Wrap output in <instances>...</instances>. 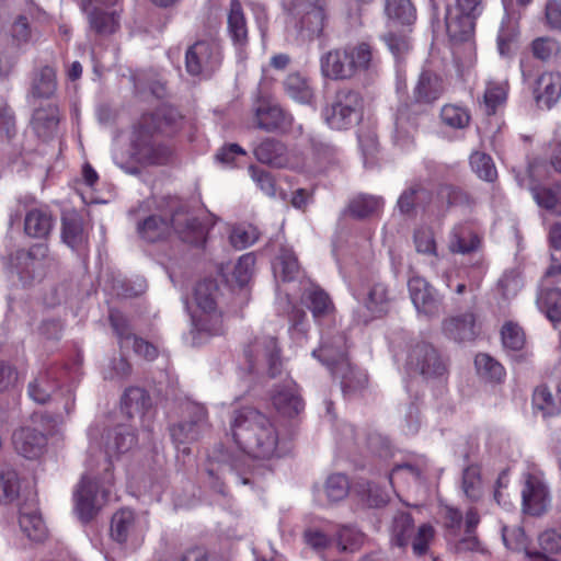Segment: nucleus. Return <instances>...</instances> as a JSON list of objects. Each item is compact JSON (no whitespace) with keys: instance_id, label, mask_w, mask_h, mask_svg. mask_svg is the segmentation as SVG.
Wrapping results in <instances>:
<instances>
[{"instance_id":"nucleus-1","label":"nucleus","mask_w":561,"mask_h":561,"mask_svg":"<svg viewBox=\"0 0 561 561\" xmlns=\"http://www.w3.org/2000/svg\"><path fill=\"white\" fill-rule=\"evenodd\" d=\"M229 424L234 443L250 457L264 460L280 457L278 428L257 409H234Z\"/></svg>"},{"instance_id":"nucleus-2","label":"nucleus","mask_w":561,"mask_h":561,"mask_svg":"<svg viewBox=\"0 0 561 561\" xmlns=\"http://www.w3.org/2000/svg\"><path fill=\"white\" fill-rule=\"evenodd\" d=\"M445 82L436 72L424 69L413 87L410 101L400 104L394 116V142L404 148L413 144L420 122L428 107L445 92Z\"/></svg>"},{"instance_id":"nucleus-3","label":"nucleus","mask_w":561,"mask_h":561,"mask_svg":"<svg viewBox=\"0 0 561 561\" xmlns=\"http://www.w3.org/2000/svg\"><path fill=\"white\" fill-rule=\"evenodd\" d=\"M174 122L175 114L164 108L142 114L133 127L131 158L141 165L165 164L171 157V149L156 136L164 133Z\"/></svg>"},{"instance_id":"nucleus-4","label":"nucleus","mask_w":561,"mask_h":561,"mask_svg":"<svg viewBox=\"0 0 561 561\" xmlns=\"http://www.w3.org/2000/svg\"><path fill=\"white\" fill-rule=\"evenodd\" d=\"M373 47L365 42L331 49L320 58V70L324 78L334 81L354 79L360 71L375 69Z\"/></svg>"},{"instance_id":"nucleus-5","label":"nucleus","mask_w":561,"mask_h":561,"mask_svg":"<svg viewBox=\"0 0 561 561\" xmlns=\"http://www.w3.org/2000/svg\"><path fill=\"white\" fill-rule=\"evenodd\" d=\"M243 367L259 377L277 378L285 371V357L278 337L257 334L243 346Z\"/></svg>"},{"instance_id":"nucleus-6","label":"nucleus","mask_w":561,"mask_h":561,"mask_svg":"<svg viewBox=\"0 0 561 561\" xmlns=\"http://www.w3.org/2000/svg\"><path fill=\"white\" fill-rule=\"evenodd\" d=\"M364 99L359 91L342 87L334 93L332 101L323 108L325 123L333 129H348L357 124L363 115Z\"/></svg>"},{"instance_id":"nucleus-7","label":"nucleus","mask_w":561,"mask_h":561,"mask_svg":"<svg viewBox=\"0 0 561 561\" xmlns=\"http://www.w3.org/2000/svg\"><path fill=\"white\" fill-rule=\"evenodd\" d=\"M111 485L113 483L104 481V472L94 470L90 460L89 471L82 476L73 494L75 511L83 524L90 523L98 515L101 507L98 494L102 493L106 497Z\"/></svg>"},{"instance_id":"nucleus-8","label":"nucleus","mask_w":561,"mask_h":561,"mask_svg":"<svg viewBox=\"0 0 561 561\" xmlns=\"http://www.w3.org/2000/svg\"><path fill=\"white\" fill-rule=\"evenodd\" d=\"M405 368L426 380L443 379L448 375L449 360L432 343L417 341L409 347Z\"/></svg>"},{"instance_id":"nucleus-9","label":"nucleus","mask_w":561,"mask_h":561,"mask_svg":"<svg viewBox=\"0 0 561 561\" xmlns=\"http://www.w3.org/2000/svg\"><path fill=\"white\" fill-rule=\"evenodd\" d=\"M290 16L297 38L301 42L321 36L328 22L325 4L321 0H294Z\"/></svg>"},{"instance_id":"nucleus-10","label":"nucleus","mask_w":561,"mask_h":561,"mask_svg":"<svg viewBox=\"0 0 561 561\" xmlns=\"http://www.w3.org/2000/svg\"><path fill=\"white\" fill-rule=\"evenodd\" d=\"M222 61L220 44L214 39H199L185 51V69L192 77L210 78Z\"/></svg>"},{"instance_id":"nucleus-11","label":"nucleus","mask_w":561,"mask_h":561,"mask_svg":"<svg viewBox=\"0 0 561 561\" xmlns=\"http://www.w3.org/2000/svg\"><path fill=\"white\" fill-rule=\"evenodd\" d=\"M256 160L275 169L301 171L305 159L300 151L289 149L279 139L266 137L253 150Z\"/></svg>"},{"instance_id":"nucleus-12","label":"nucleus","mask_w":561,"mask_h":561,"mask_svg":"<svg viewBox=\"0 0 561 561\" xmlns=\"http://www.w3.org/2000/svg\"><path fill=\"white\" fill-rule=\"evenodd\" d=\"M293 122L291 114L273 99L259 98L253 105L254 126L265 133L285 134Z\"/></svg>"},{"instance_id":"nucleus-13","label":"nucleus","mask_w":561,"mask_h":561,"mask_svg":"<svg viewBox=\"0 0 561 561\" xmlns=\"http://www.w3.org/2000/svg\"><path fill=\"white\" fill-rule=\"evenodd\" d=\"M137 443L134 431L125 425H117L103 434L105 458L102 461L104 481L114 483L113 458L129 451Z\"/></svg>"},{"instance_id":"nucleus-14","label":"nucleus","mask_w":561,"mask_h":561,"mask_svg":"<svg viewBox=\"0 0 561 561\" xmlns=\"http://www.w3.org/2000/svg\"><path fill=\"white\" fill-rule=\"evenodd\" d=\"M49 255L46 243H36L27 250L20 249L11 256V263L20 279L30 284L43 275L44 265Z\"/></svg>"},{"instance_id":"nucleus-15","label":"nucleus","mask_w":561,"mask_h":561,"mask_svg":"<svg viewBox=\"0 0 561 561\" xmlns=\"http://www.w3.org/2000/svg\"><path fill=\"white\" fill-rule=\"evenodd\" d=\"M550 492L543 479L535 473H527L522 490V511L524 514L539 517L550 506Z\"/></svg>"},{"instance_id":"nucleus-16","label":"nucleus","mask_w":561,"mask_h":561,"mask_svg":"<svg viewBox=\"0 0 561 561\" xmlns=\"http://www.w3.org/2000/svg\"><path fill=\"white\" fill-rule=\"evenodd\" d=\"M348 337L344 331L328 330L322 334L319 348L312 352L329 369L348 360Z\"/></svg>"},{"instance_id":"nucleus-17","label":"nucleus","mask_w":561,"mask_h":561,"mask_svg":"<svg viewBox=\"0 0 561 561\" xmlns=\"http://www.w3.org/2000/svg\"><path fill=\"white\" fill-rule=\"evenodd\" d=\"M411 300L420 313L428 318L438 317L443 302L436 289L423 277L412 276L408 282Z\"/></svg>"},{"instance_id":"nucleus-18","label":"nucleus","mask_w":561,"mask_h":561,"mask_svg":"<svg viewBox=\"0 0 561 561\" xmlns=\"http://www.w3.org/2000/svg\"><path fill=\"white\" fill-rule=\"evenodd\" d=\"M531 94L536 106L550 110L561 98V73L545 71L534 81Z\"/></svg>"},{"instance_id":"nucleus-19","label":"nucleus","mask_w":561,"mask_h":561,"mask_svg":"<svg viewBox=\"0 0 561 561\" xmlns=\"http://www.w3.org/2000/svg\"><path fill=\"white\" fill-rule=\"evenodd\" d=\"M442 331L448 339L457 343L471 342L479 334L477 314L469 310L445 318L442 322Z\"/></svg>"},{"instance_id":"nucleus-20","label":"nucleus","mask_w":561,"mask_h":561,"mask_svg":"<svg viewBox=\"0 0 561 561\" xmlns=\"http://www.w3.org/2000/svg\"><path fill=\"white\" fill-rule=\"evenodd\" d=\"M172 229L179 238L193 247H203L206 242L207 227L196 217L184 211L172 216Z\"/></svg>"},{"instance_id":"nucleus-21","label":"nucleus","mask_w":561,"mask_h":561,"mask_svg":"<svg viewBox=\"0 0 561 561\" xmlns=\"http://www.w3.org/2000/svg\"><path fill=\"white\" fill-rule=\"evenodd\" d=\"M334 379L340 381L344 397L351 398L362 392L368 385V376L350 360L330 369Z\"/></svg>"},{"instance_id":"nucleus-22","label":"nucleus","mask_w":561,"mask_h":561,"mask_svg":"<svg viewBox=\"0 0 561 561\" xmlns=\"http://www.w3.org/2000/svg\"><path fill=\"white\" fill-rule=\"evenodd\" d=\"M14 449L26 459H36L43 455L47 446L44 433L32 427H22L12 435Z\"/></svg>"},{"instance_id":"nucleus-23","label":"nucleus","mask_w":561,"mask_h":561,"mask_svg":"<svg viewBox=\"0 0 561 561\" xmlns=\"http://www.w3.org/2000/svg\"><path fill=\"white\" fill-rule=\"evenodd\" d=\"M272 403L276 411L285 417L297 416L305 409V403L299 394L298 387L293 380L275 388L272 394Z\"/></svg>"},{"instance_id":"nucleus-24","label":"nucleus","mask_w":561,"mask_h":561,"mask_svg":"<svg viewBox=\"0 0 561 561\" xmlns=\"http://www.w3.org/2000/svg\"><path fill=\"white\" fill-rule=\"evenodd\" d=\"M61 240L71 250L83 253L88 250L89 234L83 226L82 217L72 211L61 218Z\"/></svg>"},{"instance_id":"nucleus-25","label":"nucleus","mask_w":561,"mask_h":561,"mask_svg":"<svg viewBox=\"0 0 561 561\" xmlns=\"http://www.w3.org/2000/svg\"><path fill=\"white\" fill-rule=\"evenodd\" d=\"M227 33L238 50H242L248 46L249 28L240 0H230L227 12Z\"/></svg>"},{"instance_id":"nucleus-26","label":"nucleus","mask_w":561,"mask_h":561,"mask_svg":"<svg viewBox=\"0 0 561 561\" xmlns=\"http://www.w3.org/2000/svg\"><path fill=\"white\" fill-rule=\"evenodd\" d=\"M538 549H527L529 561H558L561 557V527L546 529L538 536Z\"/></svg>"},{"instance_id":"nucleus-27","label":"nucleus","mask_w":561,"mask_h":561,"mask_svg":"<svg viewBox=\"0 0 561 561\" xmlns=\"http://www.w3.org/2000/svg\"><path fill=\"white\" fill-rule=\"evenodd\" d=\"M479 15L461 12L456 9L451 12L449 9L445 15L446 32L453 42H466L471 38L476 27V21Z\"/></svg>"},{"instance_id":"nucleus-28","label":"nucleus","mask_w":561,"mask_h":561,"mask_svg":"<svg viewBox=\"0 0 561 561\" xmlns=\"http://www.w3.org/2000/svg\"><path fill=\"white\" fill-rule=\"evenodd\" d=\"M137 516L130 508H121L111 518L110 537L118 545H125L136 533Z\"/></svg>"},{"instance_id":"nucleus-29","label":"nucleus","mask_w":561,"mask_h":561,"mask_svg":"<svg viewBox=\"0 0 561 561\" xmlns=\"http://www.w3.org/2000/svg\"><path fill=\"white\" fill-rule=\"evenodd\" d=\"M59 124V108L55 104L38 107L32 116V128L38 138L50 139L57 131Z\"/></svg>"},{"instance_id":"nucleus-30","label":"nucleus","mask_w":561,"mask_h":561,"mask_svg":"<svg viewBox=\"0 0 561 561\" xmlns=\"http://www.w3.org/2000/svg\"><path fill=\"white\" fill-rule=\"evenodd\" d=\"M54 224V217L47 208H32L25 214L24 232L31 238L46 239Z\"/></svg>"},{"instance_id":"nucleus-31","label":"nucleus","mask_w":561,"mask_h":561,"mask_svg":"<svg viewBox=\"0 0 561 561\" xmlns=\"http://www.w3.org/2000/svg\"><path fill=\"white\" fill-rule=\"evenodd\" d=\"M360 300L359 296H356ZM390 295L387 285L383 283H374L362 301L366 309L370 312L369 318H365L363 322L366 324L373 318L381 317L389 310Z\"/></svg>"},{"instance_id":"nucleus-32","label":"nucleus","mask_w":561,"mask_h":561,"mask_svg":"<svg viewBox=\"0 0 561 561\" xmlns=\"http://www.w3.org/2000/svg\"><path fill=\"white\" fill-rule=\"evenodd\" d=\"M285 93L301 104H311L314 100V90L310 78L300 72H290L283 81Z\"/></svg>"},{"instance_id":"nucleus-33","label":"nucleus","mask_w":561,"mask_h":561,"mask_svg":"<svg viewBox=\"0 0 561 561\" xmlns=\"http://www.w3.org/2000/svg\"><path fill=\"white\" fill-rule=\"evenodd\" d=\"M533 404L543 417L561 414V388L557 387L553 391L547 385H539L534 390Z\"/></svg>"},{"instance_id":"nucleus-34","label":"nucleus","mask_w":561,"mask_h":561,"mask_svg":"<svg viewBox=\"0 0 561 561\" xmlns=\"http://www.w3.org/2000/svg\"><path fill=\"white\" fill-rule=\"evenodd\" d=\"M58 369L54 367L41 371L38 376L28 383L27 391L30 398L37 403H46L58 387Z\"/></svg>"},{"instance_id":"nucleus-35","label":"nucleus","mask_w":561,"mask_h":561,"mask_svg":"<svg viewBox=\"0 0 561 561\" xmlns=\"http://www.w3.org/2000/svg\"><path fill=\"white\" fill-rule=\"evenodd\" d=\"M92 2L88 11H83L88 15L90 28L100 36L114 34L119 28V16L116 12H107Z\"/></svg>"},{"instance_id":"nucleus-36","label":"nucleus","mask_w":561,"mask_h":561,"mask_svg":"<svg viewBox=\"0 0 561 561\" xmlns=\"http://www.w3.org/2000/svg\"><path fill=\"white\" fill-rule=\"evenodd\" d=\"M19 524L22 531L32 541L43 542L48 536L47 527L36 510L27 511L25 507H21Z\"/></svg>"},{"instance_id":"nucleus-37","label":"nucleus","mask_w":561,"mask_h":561,"mask_svg":"<svg viewBox=\"0 0 561 561\" xmlns=\"http://www.w3.org/2000/svg\"><path fill=\"white\" fill-rule=\"evenodd\" d=\"M172 222L162 218L161 216L151 215L145 220L138 222L137 231L139 236L147 242H158L167 239L170 236Z\"/></svg>"},{"instance_id":"nucleus-38","label":"nucleus","mask_w":561,"mask_h":561,"mask_svg":"<svg viewBox=\"0 0 561 561\" xmlns=\"http://www.w3.org/2000/svg\"><path fill=\"white\" fill-rule=\"evenodd\" d=\"M57 88L56 70L51 66H43L34 72L31 94L37 99H49Z\"/></svg>"},{"instance_id":"nucleus-39","label":"nucleus","mask_w":561,"mask_h":561,"mask_svg":"<svg viewBox=\"0 0 561 561\" xmlns=\"http://www.w3.org/2000/svg\"><path fill=\"white\" fill-rule=\"evenodd\" d=\"M414 531V519L407 511H398L392 516L390 526L391 542L397 547L404 548L409 545Z\"/></svg>"},{"instance_id":"nucleus-40","label":"nucleus","mask_w":561,"mask_h":561,"mask_svg":"<svg viewBox=\"0 0 561 561\" xmlns=\"http://www.w3.org/2000/svg\"><path fill=\"white\" fill-rule=\"evenodd\" d=\"M387 18L401 25H411L416 20V10L410 0H386Z\"/></svg>"},{"instance_id":"nucleus-41","label":"nucleus","mask_w":561,"mask_h":561,"mask_svg":"<svg viewBox=\"0 0 561 561\" xmlns=\"http://www.w3.org/2000/svg\"><path fill=\"white\" fill-rule=\"evenodd\" d=\"M382 206L381 197L360 194L350 202L347 211L355 219H365L377 214Z\"/></svg>"},{"instance_id":"nucleus-42","label":"nucleus","mask_w":561,"mask_h":561,"mask_svg":"<svg viewBox=\"0 0 561 561\" xmlns=\"http://www.w3.org/2000/svg\"><path fill=\"white\" fill-rule=\"evenodd\" d=\"M461 490L470 502H479L482 499V476L478 465H469L462 471Z\"/></svg>"},{"instance_id":"nucleus-43","label":"nucleus","mask_w":561,"mask_h":561,"mask_svg":"<svg viewBox=\"0 0 561 561\" xmlns=\"http://www.w3.org/2000/svg\"><path fill=\"white\" fill-rule=\"evenodd\" d=\"M193 325L198 333L209 336L221 335L226 331L222 314L218 309L194 316Z\"/></svg>"},{"instance_id":"nucleus-44","label":"nucleus","mask_w":561,"mask_h":561,"mask_svg":"<svg viewBox=\"0 0 561 561\" xmlns=\"http://www.w3.org/2000/svg\"><path fill=\"white\" fill-rule=\"evenodd\" d=\"M508 89L510 84L507 80L488 81L483 95L485 112L488 115L495 114L496 108L506 102Z\"/></svg>"},{"instance_id":"nucleus-45","label":"nucleus","mask_w":561,"mask_h":561,"mask_svg":"<svg viewBox=\"0 0 561 561\" xmlns=\"http://www.w3.org/2000/svg\"><path fill=\"white\" fill-rule=\"evenodd\" d=\"M219 288L214 279H204L195 287V301L201 312H209L217 309Z\"/></svg>"},{"instance_id":"nucleus-46","label":"nucleus","mask_w":561,"mask_h":561,"mask_svg":"<svg viewBox=\"0 0 561 561\" xmlns=\"http://www.w3.org/2000/svg\"><path fill=\"white\" fill-rule=\"evenodd\" d=\"M299 263L294 251L282 248L274 264V272L279 275L284 282H291L299 274Z\"/></svg>"},{"instance_id":"nucleus-47","label":"nucleus","mask_w":561,"mask_h":561,"mask_svg":"<svg viewBox=\"0 0 561 561\" xmlns=\"http://www.w3.org/2000/svg\"><path fill=\"white\" fill-rule=\"evenodd\" d=\"M537 304L552 322H561V289L547 288L541 290Z\"/></svg>"},{"instance_id":"nucleus-48","label":"nucleus","mask_w":561,"mask_h":561,"mask_svg":"<svg viewBox=\"0 0 561 561\" xmlns=\"http://www.w3.org/2000/svg\"><path fill=\"white\" fill-rule=\"evenodd\" d=\"M481 239L465 228H455L451 232L449 249L454 253L467 254L479 249Z\"/></svg>"},{"instance_id":"nucleus-49","label":"nucleus","mask_w":561,"mask_h":561,"mask_svg":"<svg viewBox=\"0 0 561 561\" xmlns=\"http://www.w3.org/2000/svg\"><path fill=\"white\" fill-rule=\"evenodd\" d=\"M20 479L11 467L0 470V503L10 504L19 497Z\"/></svg>"},{"instance_id":"nucleus-50","label":"nucleus","mask_w":561,"mask_h":561,"mask_svg":"<svg viewBox=\"0 0 561 561\" xmlns=\"http://www.w3.org/2000/svg\"><path fill=\"white\" fill-rule=\"evenodd\" d=\"M438 196L445 199L450 207H472L476 205L474 197L467 190L454 184H442L438 188Z\"/></svg>"},{"instance_id":"nucleus-51","label":"nucleus","mask_w":561,"mask_h":561,"mask_svg":"<svg viewBox=\"0 0 561 561\" xmlns=\"http://www.w3.org/2000/svg\"><path fill=\"white\" fill-rule=\"evenodd\" d=\"M440 119L444 125L453 129H465L469 126L471 116L467 108L454 105L445 104L440 108Z\"/></svg>"},{"instance_id":"nucleus-52","label":"nucleus","mask_w":561,"mask_h":561,"mask_svg":"<svg viewBox=\"0 0 561 561\" xmlns=\"http://www.w3.org/2000/svg\"><path fill=\"white\" fill-rule=\"evenodd\" d=\"M260 238L259 229L251 224H240L231 229L229 241L237 249H245L255 243Z\"/></svg>"},{"instance_id":"nucleus-53","label":"nucleus","mask_w":561,"mask_h":561,"mask_svg":"<svg viewBox=\"0 0 561 561\" xmlns=\"http://www.w3.org/2000/svg\"><path fill=\"white\" fill-rule=\"evenodd\" d=\"M472 171L483 181L494 182L497 179V171L491 156L476 151L470 156Z\"/></svg>"},{"instance_id":"nucleus-54","label":"nucleus","mask_w":561,"mask_h":561,"mask_svg":"<svg viewBox=\"0 0 561 561\" xmlns=\"http://www.w3.org/2000/svg\"><path fill=\"white\" fill-rule=\"evenodd\" d=\"M560 185L554 186H537L533 188V195L537 204L557 215H561V210L558 209L560 203Z\"/></svg>"},{"instance_id":"nucleus-55","label":"nucleus","mask_w":561,"mask_h":561,"mask_svg":"<svg viewBox=\"0 0 561 561\" xmlns=\"http://www.w3.org/2000/svg\"><path fill=\"white\" fill-rule=\"evenodd\" d=\"M364 534L350 526H342L336 533V542L341 551L354 552L364 543Z\"/></svg>"},{"instance_id":"nucleus-56","label":"nucleus","mask_w":561,"mask_h":561,"mask_svg":"<svg viewBox=\"0 0 561 561\" xmlns=\"http://www.w3.org/2000/svg\"><path fill=\"white\" fill-rule=\"evenodd\" d=\"M478 373L490 380L500 381L504 376L503 366L488 354H478L474 358Z\"/></svg>"},{"instance_id":"nucleus-57","label":"nucleus","mask_w":561,"mask_h":561,"mask_svg":"<svg viewBox=\"0 0 561 561\" xmlns=\"http://www.w3.org/2000/svg\"><path fill=\"white\" fill-rule=\"evenodd\" d=\"M502 343L505 348L520 351L525 345V333L523 329L514 322H506L501 330Z\"/></svg>"},{"instance_id":"nucleus-58","label":"nucleus","mask_w":561,"mask_h":561,"mask_svg":"<svg viewBox=\"0 0 561 561\" xmlns=\"http://www.w3.org/2000/svg\"><path fill=\"white\" fill-rule=\"evenodd\" d=\"M324 489L329 501L339 502L345 499L348 494V479L342 473L332 474L327 479Z\"/></svg>"},{"instance_id":"nucleus-59","label":"nucleus","mask_w":561,"mask_h":561,"mask_svg":"<svg viewBox=\"0 0 561 561\" xmlns=\"http://www.w3.org/2000/svg\"><path fill=\"white\" fill-rule=\"evenodd\" d=\"M531 51L535 58L547 61L561 51V45L552 37H538L531 42Z\"/></svg>"},{"instance_id":"nucleus-60","label":"nucleus","mask_w":561,"mask_h":561,"mask_svg":"<svg viewBox=\"0 0 561 561\" xmlns=\"http://www.w3.org/2000/svg\"><path fill=\"white\" fill-rule=\"evenodd\" d=\"M522 286L520 274L515 268L505 271L497 282V289L505 299L516 296Z\"/></svg>"},{"instance_id":"nucleus-61","label":"nucleus","mask_w":561,"mask_h":561,"mask_svg":"<svg viewBox=\"0 0 561 561\" xmlns=\"http://www.w3.org/2000/svg\"><path fill=\"white\" fill-rule=\"evenodd\" d=\"M255 265V255L253 253H245L241 255L234 265L232 277L238 286H245L252 275Z\"/></svg>"},{"instance_id":"nucleus-62","label":"nucleus","mask_w":561,"mask_h":561,"mask_svg":"<svg viewBox=\"0 0 561 561\" xmlns=\"http://www.w3.org/2000/svg\"><path fill=\"white\" fill-rule=\"evenodd\" d=\"M380 38L396 58L404 56L411 48L409 37L401 32L389 31L382 34Z\"/></svg>"},{"instance_id":"nucleus-63","label":"nucleus","mask_w":561,"mask_h":561,"mask_svg":"<svg viewBox=\"0 0 561 561\" xmlns=\"http://www.w3.org/2000/svg\"><path fill=\"white\" fill-rule=\"evenodd\" d=\"M108 319L114 332L119 339L121 346L128 344L136 336L131 331L128 320L118 310L112 309Z\"/></svg>"},{"instance_id":"nucleus-64","label":"nucleus","mask_w":561,"mask_h":561,"mask_svg":"<svg viewBox=\"0 0 561 561\" xmlns=\"http://www.w3.org/2000/svg\"><path fill=\"white\" fill-rule=\"evenodd\" d=\"M149 397L147 392L138 387L128 388L123 397H122V405L127 410L128 414H131L133 411H142Z\"/></svg>"}]
</instances>
